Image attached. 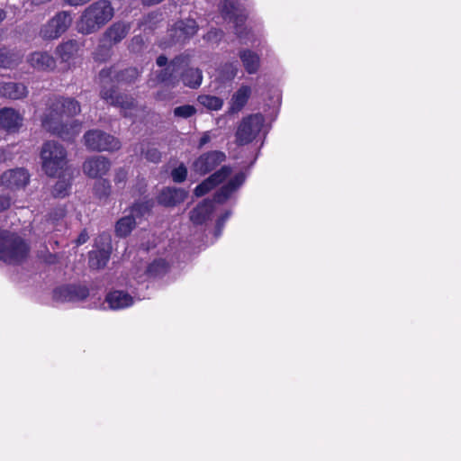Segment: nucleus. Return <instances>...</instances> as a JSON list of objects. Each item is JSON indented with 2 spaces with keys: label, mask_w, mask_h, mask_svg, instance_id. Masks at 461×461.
I'll return each instance as SVG.
<instances>
[{
  "label": "nucleus",
  "mask_w": 461,
  "mask_h": 461,
  "mask_svg": "<svg viewBox=\"0 0 461 461\" xmlns=\"http://www.w3.org/2000/svg\"><path fill=\"white\" fill-rule=\"evenodd\" d=\"M198 30L194 19L187 18L177 21L170 30V36L174 42L184 43L192 38Z\"/></svg>",
  "instance_id": "obj_12"
},
{
  "label": "nucleus",
  "mask_w": 461,
  "mask_h": 461,
  "mask_svg": "<svg viewBox=\"0 0 461 461\" xmlns=\"http://www.w3.org/2000/svg\"><path fill=\"white\" fill-rule=\"evenodd\" d=\"M23 116L13 108L0 110V128L13 132L18 131L23 124Z\"/></svg>",
  "instance_id": "obj_19"
},
{
  "label": "nucleus",
  "mask_w": 461,
  "mask_h": 461,
  "mask_svg": "<svg viewBox=\"0 0 461 461\" xmlns=\"http://www.w3.org/2000/svg\"><path fill=\"white\" fill-rule=\"evenodd\" d=\"M196 110L193 105L185 104L176 107L174 109V114L176 117L189 118L195 113Z\"/></svg>",
  "instance_id": "obj_37"
},
{
  "label": "nucleus",
  "mask_w": 461,
  "mask_h": 461,
  "mask_svg": "<svg viewBox=\"0 0 461 461\" xmlns=\"http://www.w3.org/2000/svg\"><path fill=\"white\" fill-rule=\"evenodd\" d=\"M188 64V55L176 57L167 67L159 72L157 76V81L173 87L179 83V72L182 71L181 79L185 86L190 88L199 87L203 81V73L199 68H188L185 69Z\"/></svg>",
  "instance_id": "obj_2"
},
{
  "label": "nucleus",
  "mask_w": 461,
  "mask_h": 461,
  "mask_svg": "<svg viewBox=\"0 0 461 461\" xmlns=\"http://www.w3.org/2000/svg\"><path fill=\"white\" fill-rule=\"evenodd\" d=\"M136 220L133 215H126L120 218L114 227L115 235L119 238H126L136 227Z\"/></svg>",
  "instance_id": "obj_26"
},
{
  "label": "nucleus",
  "mask_w": 461,
  "mask_h": 461,
  "mask_svg": "<svg viewBox=\"0 0 461 461\" xmlns=\"http://www.w3.org/2000/svg\"><path fill=\"white\" fill-rule=\"evenodd\" d=\"M186 194L180 188H166L159 194L158 203L166 206H174L185 200Z\"/></svg>",
  "instance_id": "obj_24"
},
{
  "label": "nucleus",
  "mask_w": 461,
  "mask_h": 461,
  "mask_svg": "<svg viewBox=\"0 0 461 461\" xmlns=\"http://www.w3.org/2000/svg\"><path fill=\"white\" fill-rule=\"evenodd\" d=\"M141 153L149 161L153 163H158L161 158L160 152L153 147L148 148L146 150L142 149Z\"/></svg>",
  "instance_id": "obj_39"
},
{
  "label": "nucleus",
  "mask_w": 461,
  "mask_h": 461,
  "mask_svg": "<svg viewBox=\"0 0 461 461\" xmlns=\"http://www.w3.org/2000/svg\"><path fill=\"white\" fill-rule=\"evenodd\" d=\"M33 68L41 71H50L56 68L55 59L46 51L32 52L27 59Z\"/></svg>",
  "instance_id": "obj_20"
},
{
  "label": "nucleus",
  "mask_w": 461,
  "mask_h": 461,
  "mask_svg": "<svg viewBox=\"0 0 461 461\" xmlns=\"http://www.w3.org/2000/svg\"><path fill=\"white\" fill-rule=\"evenodd\" d=\"M94 190L99 198L107 197L111 192V185L108 180L102 179L95 183Z\"/></svg>",
  "instance_id": "obj_35"
},
{
  "label": "nucleus",
  "mask_w": 461,
  "mask_h": 461,
  "mask_svg": "<svg viewBox=\"0 0 461 461\" xmlns=\"http://www.w3.org/2000/svg\"><path fill=\"white\" fill-rule=\"evenodd\" d=\"M230 174L231 167L229 166H222L195 187L194 194L198 197L206 194L216 185L227 179Z\"/></svg>",
  "instance_id": "obj_14"
},
{
  "label": "nucleus",
  "mask_w": 461,
  "mask_h": 461,
  "mask_svg": "<svg viewBox=\"0 0 461 461\" xmlns=\"http://www.w3.org/2000/svg\"><path fill=\"white\" fill-rule=\"evenodd\" d=\"M221 14L225 19L232 21L236 27V33L240 38L242 37V32L240 29L245 23L246 16L239 14L238 8L231 2L225 0L221 5Z\"/></svg>",
  "instance_id": "obj_21"
},
{
  "label": "nucleus",
  "mask_w": 461,
  "mask_h": 461,
  "mask_svg": "<svg viewBox=\"0 0 461 461\" xmlns=\"http://www.w3.org/2000/svg\"><path fill=\"white\" fill-rule=\"evenodd\" d=\"M65 1L69 5L77 6V5H81L85 4V3H87L90 0H65Z\"/></svg>",
  "instance_id": "obj_48"
},
{
  "label": "nucleus",
  "mask_w": 461,
  "mask_h": 461,
  "mask_svg": "<svg viewBox=\"0 0 461 461\" xmlns=\"http://www.w3.org/2000/svg\"><path fill=\"white\" fill-rule=\"evenodd\" d=\"M80 44L75 40H68L60 43L56 49V54L59 56L62 63L68 64L70 68L78 57Z\"/></svg>",
  "instance_id": "obj_18"
},
{
  "label": "nucleus",
  "mask_w": 461,
  "mask_h": 461,
  "mask_svg": "<svg viewBox=\"0 0 461 461\" xmlns=\"http://www.w3.org/2000/svg\"><path fill=\"white\" fill-rule=\"evenodd\" d=\"M105 301L112 310H120L133 304V298L122 291L109 293L106 295Z\"/></svg>",
  "instance_id": "obj_23"
},
{
  "label": "nucleus",
  "mask_w": 461,
  "mask_h": 461,
  "mask_svg": "<svg viewBox=\"0 0 461 461\" xmlns=\"http://www.w3.org/2000/svg\"><path fill=\"white\" fill-rule=\"evenodd\" d=\"M127 171L124 168H119L114 176L115 185H124L127 179Z\"/></svg>",
  "instance_id": "obj_41"
},
{
  "label": "nucleus",
  "mask_w": 461,
  "mask_h": 461,
  "mask_svg": "<svg viewBox=\"0 0 461 461\" xmlns=\"http://www.w3.org/2000/svg\"><path fill=\"white\" fill-rule=\"evenodd\" d=\"M238 72V65L235 62H227L219 68V77L222 81L232 80Z\"/></svg>",
  "instance_id": "obj_32"
},
{
  "label": "nucleus",
  "mask_w": 461,
  "mask_h": 461,
  "mask_svg": "<svg viewBox=\"0 0 461 461\" xmlns=\"http://www.w3.org/2000/svg\"><path fill=\"white\" fill-rule=\"evenodd\" d=\"M66 211L64 208H59L56 210L54 216H51L53 221H58L65 216Z\"/></svg>",
  "instance_id": "obj_46"
},
{
  "label": "nucleus",
  "mask_w": 461,
  "mask_h": 461,
  "mask_svg": "<svg viewBox=\"0 0 461 461\" xmlns=\"http://www.w3.org/2000/svg\"><path fill=\"white\" fill-rule=\"evenodd\" d=\"M167 261H152L147 267H145V271L143 274H136L135 278L140 281L144 280V276L149 277H158L164 275L167 271Z\"/></svg>",
  "instance_id": "obj_27"
},
{
  "label": "nucleus",
  "mask_w": 461,
  "mask_h": 461,
  "mask_svg": "<svg viewBox=\"0 0 461 461\" xmlns=\"http://www.w3.org/2000/svg\"><path fill=\"white\" fill-rule=\"evenodd\" d=\"M139 77V71L135 68H129L116 75L118 83H131Z\"/></svg>",
  "instance_id": "obj_34"
},
{
  "label": "nucleus",
  "mask_w": 461,
  "mask_h": 461,
  "mask_svg": "<svg viewBox=\"0 0 461 461\" xmlns=\"http://www.w3.org/2000/svg\"><path fill=\"white\" fill-rule=\"evenodd\" d=\"M212 140L211 132L204 131L199 140L198 149H202L207 143H209Z\"/></svg>",
  "instance_id": "obj_42"
},
{
  "label": "nucleus",
  "mask_w": 461,
  "mask_h": 461,
  "mask_svg": "<svg viewBox=\"0 0 461 461\" xmlns=\"http://www.w3.org/2000/svg\"><path fill=\"white\" fill-rule=\"evenodd\" d=\"M113 75L112 69H102L99 77L103 83L105 82L106 79H109Z\"/></svg>",
  "instance_id": "obj_45"
},
{
  "label": "nucleus",
  "mask_w": 461,
  "mask_h": 461,
  "mask_svg": "<svg viewBox=\"0 0 461 461\" xmlns=\"http://www.w3.org/2000/svg\"><path fill=\"white\" fill-rule=\"evenodd\" d=\"M265 118L261 113L250 114L240 122L236 131V141L239 145H246L256 139L260 132Z\"/></svg>",
  "instance_id": "obj_7"
},
{
  "label": "nucleus",
  "mask_w": 461,
  "mask_h": 461,
  "mask_svg": "<svg viewBox=\"0 0 461 461\" xmlns=\"http://www.w3.org/2000/svg\"><path fill=\"white\" fill-rule=\"evenodd\" d=\"M197 101L201 105L211 111H218L223 105L221 98L210 95H199Z\"/></svg>",
  "instance_id": "obj_30"
},
{
  "label": "nucleus",
  "mask_w": 461,
  "mask_h": 461,
  "mask_svg": "<svg viewBox=\"0 0 461 461\" xmlns=\"http://www.w3.org/2000/svg\"><path fill=\"white\" fill-rule=\"evenodd\" d=\"M105 267V261H90V267L93 269H102Z\"/></svg>",
  "instance_id": "obj_47"
},
{
  "label": "nucleus",
  "mask_w": 461,
  "mask_h": 461,
  "mask_svg": "<svg viewBox=\"0 0 461 461\" xmlns=\"http://www.w3.org/2000/svg\"><path fill=\"white\" fill-rule=\"evenodd\" d=\"M154 205V202L150 200H145L141 202H137L132 204L131 207V215H133L135 217V220L137 218H141L145 216L146 214H149Z\"/></svg>",
  "instance_id": "obj_31"
},
{
  "label": "nucleus",
  "mask_w": 461,
  "mask_h": 461,
  "mask_svg": "<svg viewBox=\"0 0 461 461\" xmlns=\"http://www.w3.org/2000/svg\"><path fill=\"white\" fill-rule=\"evenodd\" d=\"M111 162L104 156H94L83 164V172L91 178H101L110 170Z\"/></svg>",
  "instance_id": "obj_16"
},
{
  "label": "nucleus",
  "mask_w": 461,
  "mask_h": 461,
  "mask_svg": "<svg viewBox=\"0 0 461 461\" xmlns=\"http://www.w3.org/2000/svg\"><path fill=\"white\" fill-rule=\"evenodd\" d=\"M28 251L27 244L16 234L0 230V259L24 258Z\"/></svg>",
  "instance_id": "obj_6"
},
{
  "label": "nucleus",
  "mask_w": 461,
  "mask_h": 461,
  "mask_svg": "<svg viewBox=\"0 0 461 461\" xmlns=\"http://www.w3.org/2000/svg\"><path fill=\"white\" fill-rule=\"evenodd\" d=\"M28 95L27 87L15 82H0V96L14 100L22 99Z\"/></svg>",
  "instance_id": "obj_22"
},
{
  "label": "nucleus",
  "mask_w": 461,
  "mask_h": 461,
  "mask_svg": "<svg viewBox=\"0 0 461 461\" xmlns=\"http://www.w3.org/2000/svg\"><path fill=\"white\" fill-rule=\"evenodd\" d=\"M41 167L49 176H58L67 166V151L57 141H46L41 150Z\"/></svg>",
  "instance_id": "obj_5"
},
{
  "label": "nucleus",
  "mask_w": 461,
  "mask_h": 461,
  "mask_svg": "<svg viewBox=\"0 0 461 461\" xmlns=\"http://www.w3.org/2000/svg\"><path fill=\"white\" fill-rule=\"evenodd\" d=\"M96 59H99V60H102L103 59L99 58L98 56L96 57Z\"/></svg>",
  "instance_id": "obj_54"
},
{
  "label": "nucleus",
  "mask_w": 461,
  "mask_h": 461,
  "mask_svg": "<svg viewBox=\"0 0 461 461\" xmlns=\"http://www.w3.org/2000/svg\"><path fill=\"white\" fill-rule=\"evenodd\" d=\"M70 183L66 180H59L53 188V195L56 197H64L68 194Z\"/></svg>",
  "instance_id": "obj_36"
},
{
  "label": "nucleus",
  "mask_w": 461,
  "mask_h": 461,
  "mask_svg": "<svg viewBox=\"0 0 461 461\" xmlns=\"http://www.w3.org/2000/svg\"><path fill=\"white\" fill-rule=\"evenodd\" d=\"M251 95V88L249 86H241L231 96L230 112L235 113L240 112L247 104Z\"/></svg>",
  "instance_id": "obj_25"
},
{
  "label": "nucleus",
  "mask_w": 461,
  "mask_h": 461,
  "mask_svg": "<svg viewBox=\"0 0 461 461\" xmlns=\"http://www.w3.org/2000/svg\"><path fill=\"white\" fill-rule=\"evenodd\" d=\"M231 212L230 211H227L223 215H221L217 222H216V230H215V237L218 238L221 236L222 229L224 227L225 221L229 219Z\"/></svg>",
  "instance_id": "obj_40"
},
{
  "label": "nucleus",
  "mask_w": 461,
  "mask_h": 461,
  "mask_svg": "<svg viewBox=\"0 0 461 461\" xmlns=\"http://www.w3.org/2000/svg\"><path fill=\"white\" fill-rule=\"evenodd\" d=\"M133 42H140L141 41V38L140 37H134L133 40H132Z\"/></svg>",
  "instance_id": "obj_53"
},
{
  "label": "nucleus",
  "mask_w": 461,
  "mask_h": 461,
  "mask_svg": "<svg viewBox=\"0 0 461 461\" xmlns=\"http://www.w3.org/2000/svg\"><path fill=\"white\" fill-rule=\"evenodd\" d=\"M6 17V12L0 8V23L3 22Z\"/></svg>",
  "instance_id": "obj_51"
},
{
  "label": "nucleus",
  "mask_w": 461,
  "mask_h": 461,
  "mask_svg": "<svg viewBox=\"0 0 461 461\" xmlns=\"http://www.w3.org/2000/svg\"><path fill=\"white\" fill-rule=\"evenodd\" d=\"M30 176L24 168H15L5 171L0 177L2 185L14 190L21 189L29 183Z\"/></svg>",
  "instance_id": "obj_17"
},
{
  "label": "nucleus",
  "mask_w": 461,
  "mask_h": 461,
  "mask_svg": "<svg viewBox=\"0 0 461 461\" xmlns=\"http://www.w3.org/2000/svg\"><path fill=\"white\" fill-rule=\"evenodd\" d=\"M157 98L159 99V100H164L167 98L166 95H163L161 93H158L157 94Z\"/></svg>",
  "instance_id": "obj_52"
},
{
  "label": "nucleus",
  "mask_w": 461,
  "mask_h": 461,
  "mask_svg": "<svg viewBox=\"0 0 461 461\" xmlns=\"http://www.w3.org/2000/svg\"><path fill=\"white\" fill-rule=\"evenodd\" d=\"M11 204L10 199L7 196L0 195V212L9 208Z\"/></svg>",
  "instance_id": "obj_44"
},
{
  "label": "nucleus",
  "mask_w": 461,
  "mask_h": 461,
  "mask_svg": "<svg viewBox=\"0 0 461 461\" xmlns=\"http://www.w3.org/2000/svg\"><path fill=\"white\" fill-rule=\"evenodd\" d=\"M226 160V155L220 150H211L201 154L192 165L193 170L204 176L211 173Z\"/></svg>",
  "instance_id": "obj_10"
},
{
  "label": "nucleus",
  "mask_w": 461,
  "mask_h": 461,
  "mask_svg": "<svg viewBox=\"0 0 461 461\" xmlns=\"http://www.w3.org/2000/svg\"><path fill=\"white\" fill-rule=\"evenodd\" d=\"M240 58L249 74H254L258 71L259 68V57L256 53L250 50H243L240 51Z\"/></svg>",
  "instance_id": "obj_28"
},
{
  "label": "nucleus",
  "mask_w": 461,
  "mask_h": 461,
  "mask_svg": "<svg viewBox=\"0 0 461 461\" xmlns=\"http://www.w3.org/2000/svg\"><path fill=\"white\" fill-rule=\"evenodd\" d=\"M95 246L102 252V259H107L109 258V251L111 249V238L106 233L100 234L95 239Z\"/></svg>",
  "instance_id": "obj_33"
},
{
  "label": "nucleus",
  "mask_w": 461,
  "mask_h": 461,
  "mask_svg": "<svg viewBox=\"0 0 461 461\" xmlns=\"http://www.w3.org/2000/svg\"><path fill=\"white\" fill-rule=\"evenodd\" d=\"M101 97L108 104L121 107L123 116L131 117L133 115L132 110L135 109L133 98L127 95H117L114 89L111 88L107 90L104 86L101 91Z\"/></svg>",
  "instance_id": "obj_13"
},
{
  "label": "nucleus",
  "mask_w": 461,
  "mask_h": 461,
  "mask_svg": "<svg viewBox=\"0 0 461 461\" xmlns=\"http://www.w3.org/2000/svg\"><path fill=\"white\" fill-rule=\"evenodd\" d=\"M21 56L4 48L0 49V68H12L19 63Z\"/></svg>",
  "instance_id": "obj_29"
},
{
  "label": "nucleus",
  "mask_w": 461,
  "mask_h": 461,
  "mask_svg": "<svg viewBox=\"0 0 461 461\" xmlns=\"http://www.w3.org/2000/svg\"><path fill=\"white\" fill-rule=\"evenodd\" d=\"M113 17V8L107 0H97L89 5L77 22L79 33L88 35L99 31Z\"/></svg>",
  "instance_id": "obj_4"
},
{
  "label": "nucleus",
  "mask_w": 461,
  "mask_h": 461,
  "mask_svg": "<svg viewBox=\"0 0 461 461\" xmlns=\"http://www.w3.org/2000/svg\"><path fill=\"white\" fill-rule=\"evenodd\" d=\"M245 174L239 173L231 177L213 195L212 201L204 200L190 212V220L195 225H201L208 221L214 210V203H224L230 199L235 192L245 182Z\"/></svg>",
  "instance_id": "obj_3"
},
{
  "label": "nucleus",
  "mask_w": 461,
  "mask_h": 461,
  "mask_svg": "<svg viewBox=\"0 0 461 461\" xmlns=\"http://www.w3.org/2000/svg\"><path fill=\"white\" fill-rule=\"evenodd\" d=\"M172 178L176 183H182L185 180L187 176V168L184 164H180L177 167L173 169L171 173Z\"/></svg>",
  "instance_id": "obj_38"
},
{
  "label": "nucleus",
  "mask_w": 461,
  "mask_h": 461,
  "mask_svg": "<svg viewBox=\"0 0 461 461\" xmlns=\"http://www.w3.org/2000/svg\"><path fill=\"white\" fill-rule=\"evenodd\" d=\"M87 149L96 151H114L121 148L118 139L99 130L88 131L84 135Z\"/></svg>",
  "instance_id": "obj_9"
},
{
  "label": "nucleus",
  "mask_w": 461,
  "mask_h": 461,
  "mask_svg": "<svg viewBox=\"0 0 461 461\" xmlns=\"http://www.w3.org/2000/svg\"><path fill=\"white\" fill-rule=\"evenodd\" d=\"M72 23L71 14L61 11L56 14L50 20L43 24L40 31V36L43 40H56L69 28Z\"/></svg>",
  "instance_id": "obj_8"
},
{
  "label": "nucleus",
  "mask_w": 461,
  "mask_h": 461,
  "mask_svg": "<svg viewBox=\"0 0 461 461\" xmlns=\"http://www.w3.org/2000/svg\"><path fill=\"white\" fill-rule=\"evenodd\" d=\"M47 109L41 117L42 127L64 140H71L81 131V124L73 121L65 124L64 116L72 117L80 113L79 103L74 98L58 96L49 100Z\"/></svg>",
  "instance_id": "obj_1"
},
{
  "label": "nucleus",
  "mask_w": 461,
  "mask_h": 461,
  "mask_svg": "<svg viewBox=\"0 0 461 461\" xmlns=\"http://www.w3.org/2000/svg\"><path fill=\"white\" fill-rule=\"evenodd\" d=\"M89 294L88 289L81 285H65L55 289L53 298L60 303L79 302Z\"/></svg>",
  "instance_id": "obj_15"
},
{
  "label": "nucleus",
  "mask_w": 461,
  "mask_h": 461,
  "mask_svg": "<svg viewBox=\"0 0 461 461\" xmlns=\"http://www.w3.org/2000/svg\"><path fill=\"white\" fill-rule=\"evenodd\" d=\"M163 0H142V4L144 5H158L159 3H161Z\"/></svg>",
  "instance_id": "obj_50"
},
{
  "label": "nucleus",
  "mask_w": 461,
  "mask_h": 461,
  "mask_svg": "<svg viewBox=\"0 0 461 461\" xmlns=\"http://www.w3.org/2000/svg\"><path fill=\"white\" fill-rule=\"evenodd\" d=\"M130 30V23H126L124 22L114 23L104 33L101 39L100 50H105L108 54L112 46L123 40L129 33Z\"/></svg>",
  "instance_id": "obj_11"
},
{
  "label": "nucleus",
  "mask_w": 461,
  "mask_h": 461,
  "mask_svg": "<svg viewBox=\"0 0 461 461\" xmlns=\"http://www.w3.org/2000/svg\"><path fill=\"white\" fill-rule=\"evenodd\" d=\"M167 58L164 55H161L157 59V64L159 67H164L167 65Z\"/></svg>",
  "instance_id": "obj_49"
},
{
  "label": "nucleus",
  "mask_w": 461,
  "mask_h": 461,
  "mask_svg": "<svg viewBox=\"0 0 461 461\" xmlns=\"http://www.w3.org/2000/svg\"><path fill=\"white\" fill-rule=\"evenodd\" d=\"M88 232L86 231V230H83L77 239V245L79 246L85 244L88 240Z\"/></svg>",
  "instance_id": "obj_43"
}]
</instances>
